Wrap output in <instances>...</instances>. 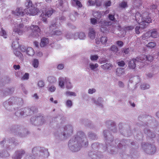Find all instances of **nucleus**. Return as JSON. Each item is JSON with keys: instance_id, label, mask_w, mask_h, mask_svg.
<instances>
[{"instance_id": "obj_55", "label": "nucleus", "mask_w": 159, "mask_h": 159, "mask_svg": "<svg viewBox=\"0 0 159 159\" xmlns=\"http://www.w3.org/2000/svg\"><path fill=\"white\" fill-rule=\"evenodd\" d=\"M90 58L92 61H94L98 60V56L97 55H91L90 56Z\"/></svg>"}, {"instance_id": "obj_3", "label": "nucleus", "mask_w": 159, "mask_h": 159, "mask_svg": "<svg viewBox=\"0 0 159 159\" xmlns=\"http://www.w3.org/2000/svg\"><path fill=\"white\" fill-rule=\"evenodd\" d=\"M25 5L26 9H23L21 7L18 8L13 12V14L19 16H22L25 14L34 16L36 14V8L33 3L32 1L26 0L25 2Z\"/></svg>"}, {"instance_id": "obj_61", "label": "nucleus", "mask_w": 159, "mask_h": 159, "mask_svg": "<svg viewBox=\"0 0 159 159\" xmlns=\"http://www.w3.org/2000/svg\"><path fill=\"white\" fill-rule=\"evenodd\" d=\"M0 34L1 35L3 36L5 38H7V34L6 31L3 29L2 28L1 29V31L0 32Z\"/></svg>"}, {"instance_id": "obj_25", "label": "nucleus", "mask_w": 159, "mask_h": 159, "mask_svg": "<svg viewBox=\"0 0 159 159\" xmlns=\"http://www.w3.org/2000/svg\"><path fill=\"white\" fill-rule=\"evenodd\" d=\"M137 63L135 58L133 59L129 62L128 66L132 69H134L136 67V63Z\"/></svg>"}, {"instance_id": "obj_44", "label": "nucleus", "mask_w": 159, "mask_h": 159, "mask_svg": "<svg viewBox=\"0 0 159 159\" xmlns=\"http://www.w3.org/2000/svg\"><path fill=\"white\" fill-rule=\"evenodd\" d=\"M61 117L59 116L55 117H53L52 119V122H55L56 121H57V122H60L61 124H63V122L61 120Z\"/></svg>"}, {"instance_id": "obj_9", "label": "nucleus", "mask_w": 159, "mask_h": 159, "mask_svg": "<svg viewBox=\"0 0 159 159\" xmlns=\"http://www.w3.org/2000/svg\"><path fill=\"white\" fill-rule=\"evenodd\" d=\"M45 120L43 114H39L32 116L30 118V122L35 126H41L45 123Z\"/></svg>"}, {"instance_id": "obj_63", "label": "nucleus", "mask_w": 159, "mask_h": 159, "mask_svg": "<svg viewBox=\"0 0 159 159\" xmlns=\"http://www.w3.org/2000/svg\"><path fill=\"white\" fill-rule=\"evenodd\" d=\"M73 34L70 33H67L66 35V37L67 39H72L73 38Z\"/></svg>"}, {"instance_id": "obj_36", "label": "nucleus", "mask_w": 159, "mask_h": 159, "mask_svg": "<svg viewBox=\"0 0 159 159\" xmlns=\"http://www.w3.org/2000/svg\"><path fill=\"white\" fill-rule=\"evenodd\" d=\"M65 84L67 89H70L72 88V85L70 82V79L66 77L65 78Z\"/></svg>"}, {"instance_id": "obj_53", "label": "nucleus", "mask_w": 159, "mask_h": 159, "mask_svg": "<svg viewBox=\"0 0 159 159\" xmlns=\"http://www.w3.org/2000/svg\"><path fill=\"white\" fill-rule=\"evenodd\" d=\"M100 42L103 44H105L107 40V37L102 36L100 38Z\"/></svg>"}, {"instance_id": "obj_40", "label": "nucleus", "mask_w": 159, "mask_h": 159, "mask_svg": "<svg viewBox=\"0 0 159 159\" xmlns=\"http://www.w3.org/2000/svg\"><path fill=\"white\" fill-rule=\"evenodd\" d=\"M95 32L93 29L90 28L89 32V36L90 38L92 39H94L95 38Z\"/></svg>"}, {"instance_id": "obj_27", "label": "nucleus", "mask_w": 159, "mask_h": 159, "mask_svg": "<svg viewBox=\"0 0 159 159\" xmlns=\"http://www.w3.org/2000/svg\"><path fill=\"white\" fill-rule=\"evenodd\" d=\"M140 24L139 26H136L135 28V32L136 34H139L140 33V31L141 30H143L146 27V24L144 25L141 24Z\"/></svg>"}, {"instance_id": "obj_56", "label": "nucleus", "mask_w": 159, "mask_h": 159, "mask_svg": "<svg viewBox=\"0 0 159 159\" xmlns=\"http://www.w3.org/2000/svg\"><path fill=\"white\" fill-rule=\"evenodd\" d=\"M140 87L142 89L145 90L149 89L150 85L148 84H143L141 85Z\"/></svg>"}, {"instance_id": "obj_24", "label": "nucleus", "mask_w": 159, "mask_h": 159, "mask_svg": "<svg viewBox=\"0 0 159 159\" xmlns=\"http://www.w3.org/2000/svg\"><path fill=\"white\" fill-rule=\"evenodd\" d=\"M92 100L93 102L95 103L97 105L101 107H102L103 105L102 103L103 102V99L102 98L99 97L97 99V101L94 98H93Z\"/></svg>"}, {"instance_id": "obj_14", "label": "nucleus", "mask_w": 159, "mask_h": 159, "mask_svg": "<svg viewBox=\"0 0 159 159\" xmlns=\"http://www.w3.org/2000/svg\"><path fill=\"white\" fill-rule=\"evenodd\" d=\"M106 125L107 127L114 133H116L117 131L116 124L115 122L113 120H109L106 121Z\"/></svg>"}, {"instance_id": "obj_46", "label": "nucleus", "mask_w": 159, "mask_h": 159, "mask_svg": "<svg viewBox=\"0 0 159 159\" xmlns=\"http://www.w3.org/2000/svg\"><path fill=\"white\" fill-rule=\"evenodd\" d=\"M32 64L34 68H37L39 65V61L38 59H34L32 61Z\"/></svg>"}, {"instance_id": "obj_48", "label": "nucleus", "mask_w": 159, "mask_h": 159, "mask_svg": "<svg viewBox=\"0 0 159 159\" xmlns=\"http://www.w3.org/2000/svg\"><path fill=\"white\" fill-rule=\"evenodd\" d=\"M48 81L50 83L53 84L57 81V80L55 77L53 76H49L48 78Z\"/></svg>"}, {"instance_id": "obj_52", "label": "nucleus", "mask_w": 159, "mask_h": 159, "mask_svg": "<svg viewBox=\"0 0 159 159\" xmlns=\"http://www.w3.org/2000/svg\"><path fill=\"white\" fill-rule=\"evenodd\" d=\"M156 45V43L155 42H151L147 44L146 46L150 48H154Z\"/></svg>"}, {"instance_id": "obj_59", "label": "nucleus", "mask_w": 159, "mask_h": 159, "mask_svg": "<svg viewBox=\"0 0 159 159\" xmlns=\"http://www.w3.org/2000/svg\"><path fill=\"white\" fill-rule=\"evenodd\" d=\"M130 51V48H124L122 49V52L125 54L129 53Z\"/></svg>"}, {"instance_id": "obj_17", "label": "nucleus", "mask_w": 159, "mask_h": 159, "mask_svg": "<svg viewBox=\"0 0 159 159\" xmlns=\"http://www.w3.org/2000/svg\"><path fill=\"white\" fill-rule=\"evenodd\" d=\"M25 152L22 149H19L15 152L12 156L13 159H21Z\"/></svg>"}, {"instance_id": "obj_47", "label": "nucleus", "mask_w": 159, "mask_h": 159, "mask_svg": "<svg viewBox=\"0 0 159 159\" xmlns=\"http://www.w3.org/2000/svg\"><path fill=\"white\" fill-rule=\"evenodd\" d=\"M27 54L30 56H33L34 53V50L32 48H28L26 50Z\"/></svg>"}, {"instance_id": "obj_29", "label": "nucleus", "mask_w": 159, "mask_h": 159, "mask_svg": "<svg viewBox=\"0 0 159 159\" xmlns=\"http://www.w3.org/2000/svg\"><path fill=\"white\" fill-rule=\"evenodd\" d=\"M141 20L143 21V22H142V24L143 25L144 24H146V26L147 25L146 23H149L151 22L152 19L151 18L149 17L148 16H146V17L144 16L143 18H141Z\"/></svg>"}, {"instance_id": "obj_39", "label": "nucleus", "mask_w": 159, "mask_h": 159, "mask_svg": "<svg viewBox=\"0 0 159 159\" xmlns=\"http://www.w3.org/2000/svg\"><path fill=\"white\" fill-rule=\"evenodd\" d=\"M120 156L123 159H133V157L134 155H131L130 156H128L126 155L124 152L123 153L120 152Z\"/></svg>"}, {"instance_id": "obj_37", "label": "nucleus", "mask_w": 159, "mask_h": 159, "mask_svg": "<svg viewBox=\"0 0 159 159\" xmlns=\"http://www.w3.org/2000/svg\"><path fill=\"white\" fill-rule=\"evenodd\" d=\"M9 155V154L7 151L5 150H0V157L4 158L8 157Z\"/></svg>"}, {"instance_id": "obj_57", "label": "nucleus", "mask_w": 159, "mask_h": 159, "mask_svg": "<svg viewBox=\"0 0 159 159\" xmlns=\"http://www.w3.org/2000/svg\"><path fill=\"white\" fill-rule=\"evenodd\" d=\"M79 39L80 40H84L86 38V35L84 33H79Z\"/></svg>"}, {"instance_id": "obj_38", "label": "nucleus", "mask_w": 159, "mask_h": 159, "mask_svg": "<svg viewBox=\"0 0 159 159\" xmlns=\"http://www.w3.org/2000/svg\"><path fill=\"white\" fill-rule=\"evenodd\" d=\"M146 56L145 55H143L140 57H137L135 59L136 61H137V62H143L146 61Z\"/></svg>"}, {"instance_id": "obj_5", "label": "nucleus", "mask_w": 159, "mask_h": 159, "mask_svg": "<svg viewBox=\"0 0 159 159\" xmlns=\"http://www.w3.org/2000/svg\"><path fill=\"white\" fill-rule=\"evenodd\" d=\"M22 98L17 97H12L4 102L3 105L5 109L8 111H11L14 109L15 105H20L23 104Z\"/></svg>"}, {"instance_id": "obj_54", "label": "nucleus", "mask_w": 159, "mask_h": 159, "mask_svg": "<svg viewBox=\"0 0 159 159\" xmlns=\"http://www.w3.org/2000/svg\"><path fill=\"white\" fill-rule=\"evenodd\" d=\"M66 105L68 108H71L73 105L72 101L70 100H67L66 102Z\"/></svg>"}, {"instance_id": "obj_7", "label": "nucleus", "mask_w": 159, "mask_h": 159, "mask_svg": "<svg viewBox=\"0 0 159 159\" xmlns=\"http://www.w3.org/2000/svg\"><path fill=\"white\" fill-rule=\"evenodd\" d=\"M1 145L4 147L5 146L6 148L8 150H11L18 144L17 142L13 138L5 139L0 143Z\"/></svg>"}, {"instance_id": "obj_20", "label": "nucleus", "mask_w": 159, "mask_h": 159, "mask_svg": "<svg viewBox=\"0 0 159 159\" xmlns=\"http://www.w3.org/2000/svg\"><path fill=\"white\" fill-rule=\"evenodd\" d=\"M144 132L145 134L149 138H155L156 135L155 133L151 131L149 129L147 128H145L144 129Z\"/></svg>"}, {"instance_id": "obj_16", "label": "nucleus", "mask_w": 159, "mask_h": 159, "mask_svg": "<svg viewBox=\"0 0 159 159\" xmlns=\"http://www.w3.org/2000/svg\"><path fill=\"white\" fill-rule=\"evenodd\" d=\"M14 91V88L12 87H9L3 90H0V95L2 96H6L12 94Z\"/></svg>"}, {"instance_id": "obj_23", "label": "nucleus", "mask_w": 159, "mask_h": 159, "mask_svg": "<svg viewBox=\"0 0 159 159\" xmlns=\"http://www.w3.org/2000/svg\"><path fill=\"white\" fill-rule=\"evenodd\" d=\"M87 136L89 139L92 140H97L98 139L97 135L92 131L89 132L87 134Z\"/></svg>"}, {"instance_id": "obj_1", "label": "nucleus", "mask_w": 159, "mask_h": 159, "mask_svg": "<svg viewBox=\"0 0 159 159\" xmlns=\"http://www.w3.org/2000/svg\"><path fill=\"white\" fill-rule=\"evenodd\" d=\"M103 135L105 139L106 140V150L111 154H115L118 152V150L122 149L124 150L126 146L131 145V147L135 148V146L134 147L135 143L131 142L130 140H126L123 139L120 141L119 139H116L115 141H113V137L110 134L108 130H105L103 131Z\"/></svg>"}, {"instance_id": "obj_60", "label": "nucleus", "mask_w": 159, "mask_h": 159, "mask_svg": "<svg viewBox=\"0 0 159 159\" xmlns=\"http://www.w3.org/2000/svg\"><path fill=\"white\" fill-rule=\"evenodd\" d=\"M72 3L73 5L74 6L75 5L78 8H81L83 6L81 2L79 1H77L75 3H74V2H72Z\"/></svg>"}, {"instance_id": "obj_30", "label": "nucleus", "mask_w": 159, "mask_h": 159, "mask_svg": "<svg viewBox=\"0 0 159 159\" xmlns=\"http://www.w3.org/2000/svg\"><path fill=\"white\" fill-rule=\"evenodd\" d=\"M125 74V70L122 68H118L116 70V74L118 76H120Z\"/></svg>"}, {"instance_id": "obj_35", "label": "nucleus", "mask_w": 159, "mask_h": 159, "mask_svg": "<svg viewBox=\"0 0 159 159\" xmlns=\"http://www.w3.org/2000/svg\"><path fill=\"white\" fill-rule=\"evenodd\" d=\"M143 17L144 16H142L139 12H138L136 13L135 15V20L139 24H141L142 22H143L141 20V18Z\"/></svg>"}, {"instance_id": "obj_50", "label": "nucleus", "mask_w": 159, "mask_h": 159, "mask_svg": "<svg viewBox=\"0 0 159 159\" xmlns=\"http://www.w3.org/2000/svg\"><path fill=\"white\" fill-rule=\"evenodd\" d=\"M14 53L15 55L17 57H18L20 59H22L23 58V56L22 54L19 51L15 50Z\"/></svg>"}, {"instance_id": "obj_62", "label": "nucleus", "mask_w": 159, "mask_h": 159, "mask_svg": "<svg viewBox=\"0 0 159 159\" xmlns=\"http://www.w3.org/2000/svg\"><path fill=\"white\" fill-rule=\"evenodd\" d=\"M56 88L54 85H52L49 88L48 87V90L49 92H53L55 91Z\"/></svg>"}, {"instance_id": "obj_43", "label": "nucleus", "mask_w": 159, "mask_h": 159, "mask_svg": "<svg viewBox=\"0 0 159 159\" xmlns=\"http://www.w3.org/2000/svg\"><path fill=\"white\" fill-rule=\"evenodd\" d=\"M99 146L100 145L98 143H94L91 145V148L93 149L98 152Z\"/></svg>"}, {"instance_id": "obj_18", "label": "nucleus", "mask_w": 159, "mask_h": 159, "mask_svg": "<svg viewBox=\"0 0 159 159\" xmlns=\"http://www.w3.org/2000/svg\"><path fill=\"white\" fill-rule=\"evenodd\" d=\"M88 156L92 159H100L102 157L101 152L94 151L89 152Z\"/></svg>"}, {"instance_id": "obj_12", "label": "nucleus", "mask_w": 159, "mask_h": 159, "mask_svg": "<svg viewBox=\"0 0 159 159\" xmlns=\"http://www.w3.org/2000/svg\"><path fill=\"white\" fill-rule=\"evenodd\" d=\"M17 25L15 26L13 29L12 35L15 36L16 34L21 35L24 31V25L22 24H16Z\"/></svg>"}, {"instance_id": "obj_11", "label": "nucleus", "mask_w": 159, "mask_h": 159, "mask_svg": "<svg viewBox=\"0 0 159 159\" xmlns=\"http://www.w3.org/2000/svg\"><path fill=\"white\" fill-rule=\"evenodd\" d=\"M120 133L125 136H128L131 135V132L130 127L128 125L125 124L123 125L122 123L118 124Z\"/></svg>"}, {"instance_id": "obj_64", "label": "nucleus", "mask_w": 159, "mask_h": 159, "mask_svg": "<svg viewBox=\"0 0 159 159\" xmlns=\"http://www.w3.org/2000/svg\"><path fill=\"white\" fill-rule=\"evenodd\" d=\"M35 156L30 154H28L26 155L25 156V159H34V157Z\"/></svg>"}, {"instance_id": "obj_28", "label": "nucleus", "mask_w": 159, "mask_h": 159, "mask_svg": "<svg viewBox=\"0 0 159 159\" xmlns=\"http://www.w3.org/2000/svg\"><path fill=\"white\" fill-rule=\"evenodd\" d=\"M134 81L135 83L137 84L140 82V78L139 76H136L130 78L129 80V82L132 83Z\"/></svg>"}, {"instance_id": "obj_8", "label": "nucleus", "mask_w": 159, "mask_h": 159, "mask_svg": "<svg viewBox=\"0 0 159 159\" xmlns=\"http://www.w3.org/2000/svg\"><path fill=\"white\" fill-rule=\"evenodd\" d=\"M32 152L35 157L39 156L46 158L49 155L48 150L44 147H34L32 149Z\"/></svg>"}, {"instance_id": "obj_13", "label": "nucleus", "mask_w": 159, "mask_h": 159, "mask_svg": "<svg viewBox=\"0 0 159 159\" xmlns=\"http://www.w3.org/2000/svg\"><path fill=\"white\" fill-rule=\"evenodd\" d=\"M31 30V36L34 38H38L40 34V29L37 25H31L30 27Z\"/></svg>"}, {"instance_id": "obj_4", "label": "nucleus", "mask_w": 159, "mask_h": 159, "mask_svg": "<svg viewBox=\"0 0 159 159\" xmlns=\"http://www.w3.org/2000/svg\"><path fill=\"white\" fill-rule=\"evenodd\" d=\"M73 128L72 125L66 126L64 129L61 128L57 129L54 133L56 140L58 142L66 139L73 134Z\"/></svg>"}, {"instance_id": "obj_42", "label": "nucleus", "mask_w": 159, "mask_h": 159, "mask_svg": "<svg viewBox=\"0 0 159 159\" xmlns=\"http://www.w3.org/2000/svg\"><path fill=\"white\" fill-rule=\"evenodd\" d=\"M57 24L55 21H52L51 22V25L49 26L50 30L51 31L57 27Z\"/></svg>"}, {"instance_id": "obj_22", "label": "nucleus", "mask_w": 159, "mask_h": 159, "mask_svg": "<svg viewBox=\"0 0 159 159\" xmlns=\"http://www.w3.org/2000/svg\"><path fill=\"white\" fill-rule=\"evenodd\" d=\"M98 65L97 63L93 64L92 62H90L85 67H86L87 70H92L95 71V70L98 68Z\"/></svg>"}, {"instance_id": "obj_26", "label": "nucleus", "mask_w": 159, "mask_h": 159, "mask_svg": "<svg viewBox=\"0 0 159 159\" xmlns=\"http://www.w3.org/2000/svg\"><path fill=\"white\" fill-rule=\"evenodd\" d=\"M24 111L23 108H21L20 109H18L16 111L15 113V115L19 118H22L24 117Z\"/></svg>"}, {"instance_id": "obj_2", "label": "nucleus", "mask_w": 159, "mask_h": 159, "mask_svg": "<svg viewBox=\"0 0 159 159\" xmlns=\"http://www.w3.org/2000/svg\"><path fill=\"white\" fill-rule=\"evenodd\" d=\"M89 145L88 140L85 134L82 131L78 132L69 140L68 146L70 150L73 152L79 151L82 147H87Z\"/></svg>"}, {"instance_id": "obj_31", "label": "nucleus", "mask_w": 159, "mask_h": 159, "mask_svg": "<svg viewBox=\"0 0 159 159\" xmlns=\"http://www.w3.org/2000/svg\"><path fill=\"white\" fill-rule=\"evenodd\" d=\"M19 39L18 38H16L15 40L12 43V47L15 49H16L20 47V45L18 42Z\"/></svg>"}, {"instance_id": "obj_21", "label": "nucleus", "mask_w": 159, "mask_h": 159, "mask_svg": "<svg viewBox=\"0 0 159 159\" xmlns=\"http://www.w3.org/2000/svg\"><path fill=\"white\" fill-rule=\"evenodd\" d=\"M80 122L85 126L90 129H92L93 128V124L88 120L85 119H82L80 120Z\"/></svg>"}, {"instance_id": "obj_10", "label": "nucleus", "mask_w": 159, "mask_h": 159, "mask_svg": "<svg viewBox=\"0 0 159 159\" xmlns=\"http://www.w3.org/2000/svg\"><path fill=\"white\" fill-rule=\"evenodd\" d=\"M141 147L144 152L149 154H153L156 152V148L154 145L148 143H143Z\"/></svg>"}, {"instance_id": "obj_19", "label": "nucleus", "mask_w": 159, "mask_h": 159, "mask_svg": "<svg viewBox=\"0 0 159 159\" xmlns=\"http://www.w3.org/2000/svg\"><path fill=\"white\" fill-rule=\"evenodd\" d=\"M53 13V10L51 9L50 10L47 11L45 14L42 13L40 16L42 17L41 19L43 21L46 23L47 18L50 16Z\"/></svg>"}, {"instance_id": "obj_6", "label": "nucleus", "mask_w": 159, "mask_h": 159, "mask_svg": "<svg viewBox=\"0 0 159 159\" xmlns=\"http://www.w3.org/2000/svg\"><path fill=\"white\" fill-rule=\"evenodd\" d=\"M9 131L20 137H25L29 133L26 129L20 125L11 126L9 128Z\"/></svg>"}, {"instance_id": "obj_15", "label": "nucleus", "mask_w": 159, "mask_h": 159, "mask_svg": "<svg viewBox=\"0 0 159 159\" xmlns=\"http://www.w3.org/2000/svg\"><path fill=\"white\" fill-rule=\"evenodd\" d=\"M37 109L34 107H32L30 108L25 107L23 108L24 117L32 115L34 112L37 111Z\"/></svg>"}, {"instance_id": "obj_33", "label": "nucleus", "mask_w": 159, "mask_h": 159, "mask_svg": "<svg viewBox=\"0 0 159 159\" xmlns=\"http://www.w3.org/2000/svg\"><path fill=\"white\" fill-rule=\"evenodd\" d=\"M101 66L103 69L107 71L111 70V68L112 67V65L110 63H107L102 65Z\"/></svg>"}, {"instance_id": "obj_32", "label": "nucleus", "mask_w": 159, "mask_h": 159, "mask_svg": "<svg viewBox=\"0 0 159 159\" xmlns=\"http://www.w3.org/2000/svg\"><path fill=\"white\" fill-rule=\"evenodd\" d=\"M150 36L153 38H156L158 36L159 34L156 29H153L149 31Z\"/></svg>"}, {"instance_id": "obj_34", "label": "nucleus", "mask_w": 159, "mask_h": 159, "mask_svg": "<svg viewBox=\"0 0 159 159\" xmlns=\"http://www.w3.org/2000/svg\"><path fill=\"white\" fill-rule=\"evenodd\" d=\"M49 42V39L48 38H43L41 40L40 43V46L42 47H43L47 45Z\"/></svg>"}, {"instance_id": "obj_58", "label": "nucleus", "mask_w": 159, "mask_h": 159, "mask_svg": "<svg viewBox=\"0 0 159 159\" xmlns=\"http://www.w3.org/2000/svg\"><path fill=\"white\" fill-rule=\"evenodd\" d=\"M150 36V33L148 31L143 34L142 36V38L143 39L145 40L148 39Z\"/></svg>"}, {"instance_id": "obj_41", "label": "nucleus", "mask_w": 159, "mask_h": 159, "mask_svg": "<svg viewBox=\"0 0 159 159\" xmlns=\"http://www.w3.org/2000/svg\"><path fill=\"white\" fill-rule=\"evenodd\" d=\"M58 82L59 86L61 88H63L65 83V78L62 77H60L58 79Z\"/></svg>"}, {"instance_id": "obj_45", "label": "nucleus", "mask_w": 159, "mask_h": 159, "mask_svg": "<svg viewBox=\"0 0 159 159\" xmlns=\"http://www.w3.org/2000/svg\"><path fill=\"white\" fill-rule=\"evenodd\" d=\"M102 13L100 11H96L93 13V16L97 19H100L102 17Z\"/></svg>"}, {"instance_id": "obj_51", "label": "nucleus", "mask_w": 159, "mask_h": 159, "mask_svg": "<svg viewBox=\"0 0 159 159\" xmlns=\"http://www.w3.org/2000/svg\"><path fill=\"white\" fill-rule=\"evenodd\" d=\"M109 50L110 51L115 53L117 52L118 51V48L117 47L114 45L111 46Z\"/></svg>"}, {"instance_id": "obj_49", "label": "nucleus", "mask_w": 159, "mask_h": 159, "mask_svg": "<svg viewBox=\"0 0 159 159\" xmlns=\"http://www.w3.org/2000/svg\"><path fill=\"white\" fill-rule=\"evenodd\" d=\"M51 34L52 35H60L62 34V32L59 30H52L51 32Z\"/></svg>"}]
</instances>
